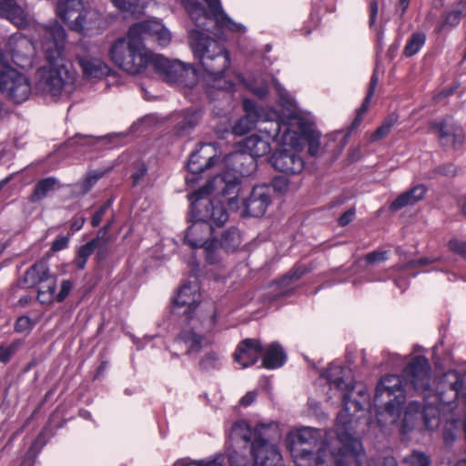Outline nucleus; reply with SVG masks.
<instances>
[{
	"mask_svg": "<svg viewBox=\"0 0 466 466\" xmlns=\"http://www.w3.org/2000/svg\"><path fill=\"white\" fill-rule=\"evenodd\" d=\"M240 179L234 171L226 170L209 180L205 186L188 196L194 222L187 228L184 243L191 248H198L211 238L216 228H221L228 219V213L221 200L209 199L206 196L214 193L225 198L228 206L238 201Z\"/></svg>",
	"mask_w": 466,
	"mask_h": 466,
	"instance_id": "1",
	"label": "nucleus"
},
{
	"mask_svg": "<svg viewBox=\"0 0 466 466\" xmlns=\"http://www.w3.org/2000/svg\"><path fill=\"white\" fill-rule=\"evenodd\" d=\"M108 56L116 66L130 75L140 74L151 65L167 83L192 88L198 82V73L193 65L153 54L141 39L130 37L129 30L126 36L111 44Z\"/></svg>",
	"mask_w": 466,
	"mask_h": 466,
	"instance_id": "2",
	"label": "nucleus"
},
{
	"mask_svg": "<svg viewBox=\"0 0 466 466\" xmlns=\"http://www.w3.org/2000/svg\"><path fill=\"white\" fill-rule=\"evenodd\" d=\"M268 428V425L259 423L252 429L248 422L238 420L231 427V438L235 441H243V447L248 449L255 461L262 466H275L281 462L282 457L277 446L264 437Z\"/></svg>",
	"mask_w": 466,
	"mask_h": 466,
	"instance_id": "3",
	"label": "nucleus"
},
{
	"mask_svg": "<svg viewBox=\"0 0 466 466\" xmlns=\"http://www.w3.org/2000/svg\"><path fill=\"white\" fill-rule=\"evenodd\" d=\"M190 46L203 70L219 82L230 66L228 51L220 42L199 31L191 33Z\"/></svg>",
	"mask_w": 466,
	"mask_h": 466,
	"instance_id": "4",
	"label": "nucleus"
},
{
	"mask_svg": "<svg viewBox=\"0 0 466 466\" xmlns=\"http://www.w3.org/2000/svg\"><path fill=\"white\" fill-rule=\"evenodd\" d=\"M188 16L196 25L205 29L207 20L214 21L219 29L238 33L241 25L234 22L223 10L220 0H180Z\"/></svg>",
	"mask_w": 466,
	"mask_h": 466,
	"instance_id": "5",
	"label": "nucleus"
},
{
	"mask_svg": "<svg viewBox=\"0 0 466 466\" xmlns=\"http://www.w3.org/2000/svg\"><path fill=\"white\" fill-rule=\"evenodd\" d=\"M31 93V82L25 74L10 66L0 69V96L19 105L25 102Z\"/></svg>",
	"mask_w": 466,
	"mask_h": 466,
	"instance_id": "6",
	"label": "nucleus"
},
{
	"mask_svg": "<svg viewBox=\"0 0 466 466\" xmlns=\"http://www.w3.org/2000/svg\"><path fill=\"white\" fill-rule=\"evenodd\" d=\"M46 61L48 66H43L38 70L39 86L46 93L53 96H59L64 88L65 80L63 75L67 73L63 65L62 57H55L52 52H47Z\"/></svg>",
	"mask_w": 466,
	"mask_h": 466,
	"instance_id": "7",
	"label": "nucleus"
},
{
	"mask_svg": "<svg viewBox=\"0 0 466 466\" xmlns=\"http://www.w3.org/2000/svg\"><path fill=\"white\" fill-rule=\"evenodd\" d=\"M323 444L322 432L315 428H302L296 434V441L290 448V452L296 460L310 461L315 455V451L319 452V449H322Z\"/></svg>",
	"mask_w": 466,
	"mask_h": 466,
	"instance_id": "8",
	"label": "nucleus"
},
{
	"mask_svg": "<svg viewBox=\"0 0 466 466\" xmlns=\"http://www.w3.org/2000/svg\"><path fill=\"white\" fill-rule=\"evenodd\" d=\"M86 12L82 0H58L56 5L57 16L75 32L84 33L86 25Z\"/></svg>",
	"mask_w": 466,
	"mask_h": 466,
	"instance_id": "9",
	"label": "nucleus"
},
{
	"mask_svg": "<svg viewBox=\"0 0 466 466\" xmlns=\"http://www.w3.org/2000/svg\"><path fill=\"white\" fill-rule=\"evenodd\" d=\"M200 301V293L197 285L190 282L185 283L173 299V312L184 316L185 322L188 323L194 319Z\"/></svg>",
	"mask_w": 466,
	"mask_h": 466,
	"instance_id": "10",
	"label": "nucleus"
},
{
	"mask_svg": "<svg viewBox=\"0 0 466 466\" xmlns=\"http://www.w3.org/2000/svg\"><path fill=\"white\" fill-rule=\"evenodd\" d=\"M429 126L441 147L458 149L464 144L465 134L460 126L449 125L445 119L432 120Z\"/></svg>",
	"mask_w": 466,
	"mask_h": 466,
	"instance_id": "11",
	"label": "nucleus"
},
{
	"mask_svg": "<svg viewBox=\"0 0 466 466\" xmlns=\"http://www.w3.org/2000/svg\"><path fill=\"white\" fill-rule=\"evenodd\" d=\"M241 146L243 147V152L234 155L235 163L243 165L248 161L252 168L256 167V159L258 157L266 156L271 150L269 141L257 134L244 138Z\"/></svg>",
	"mask_w": 466,
	"mask_h": 466,
	"instance_id": "12",
	"label": "nucleus"
},
{
	"mask_svg": "<svg viewBox=\"0 0 466 466\" xmlns=\"http://www.w3.org/2000/svg\"><path fill=\"white\" fill-rule=\"evenodd\" d=\"M347 373H350L349 369L339 364L330 363L328 368L321 372V378L327 380L330 388H334L343 393L342 403L346 410H349L350 396L355 386L352 381L347 382L345 380Z\"/></svg>",
	"mask_w": 466,
	"mask_h": 466,
	"instance_id": "13",
	"label": "nucleus"
},
{
	"mask_svg": "<svg viewBox=\"0 0 466 466\" xmlns=\"http://www.w3.org/2000/svg\"><path fill=\"white\" fill-rule=\"evenodd\" d=\"M129 36L144 40L154 37L159 46H166L171 40L170 33L164 25L157 20H145L129 26Z\"/></svg>",
	"mask_w": 466,
	"mask_h": 466,
	"instance_id": "14",
	"label": "nucleus"
},
{
	"mask_svg": "<svg viewBox=\"0 0 466 466\" xmlns=\"http://www.w3.org/2000/svg\"><path fill=\"white\" fill-rule=\"evenodd\" d=\"M53 274L50 272L48 265L44 261H36L29 267L24 275L18 278L11 286L13 293L17 289H27L39 287L45 284Z\"/></svg>",
	"mask_w": 466,
	"mask_h": 466,
	"instance_id": "15",
	"label": "nucleus"
},
{
	"mask_svg": "<svg viewBox=\"0 0 466 466\" xmlns=\"http://www.w3.org/2000/svg\"><path fill=\"white\" fill-rule=\"evenodd\" d=\"M271 166L278 171L285 174H299L305 167L300 155L293 149H277L270 157Z\"/></svg>",
	"mask_w": 466,
	"mask_h": 466,
	"instance_id": "16",
	"label": "nucleus"
},
{
	"mask_svg": "<svg viewBox=\"0 0 466 466\" xmlns=\"http://www.w3.org/2000/svg\"><path fill=\"white\" fill-rule=\"evenodd\" d=\"M269 188L265 186L253 187L249 196L243 199L244 213L254 218H260L270 204Z\"/></svg>",
	"mask_w": 466,
	"mask_h": 466,
	"instance_id": "17",
	"label": "nucleus"
},
{
	"mask_svg": "<svg viewBox=\"0 0 466 466\" xmlns=\"http://www.w3.org/2000/svg\"><path fill=\"white\" fill-rule=\"evenodd\" d=\"M263 351L264 348L259 339H244L238 344L233 358L242 368H248L258 361Z\"/></svg>",
	"mask_w": 466,
	"mask_h": 466,
	"instance_id": "18",
	"label": "nucleus"
},
{
	"mask_svg": "<svg viewBox=\"0 0 466 466\" xmlns=\"http://www.w3.org/2000/svg\"><path fill=\"white\" fill-rule=\"evenodd\" d=\"M210 149L211 144L201 143L198 145V148L188 157L187 164L188 172L195 175L201 174L215 165L216 156L208 153Z\"/></svg>",
	"mask_w": 466,
	"mask_h": 466,
	"instance_id": "19",
	"label": "nucleus"
},
{
	"mask_svg": "<svg viewBox=\"0 0 466 466\" xmlns=\"http://www.w3.org/2000/svg\"><path fill=\"white\" fill-rule=\"evenodd\" d=\"M466 17V0H458L455 5L443 11L435 27L437 34L449 33Z\"/></svg>",
	"mask_w": 466,
	"mask_h": 466,
	"instance_id": "20",
	"label": "nucleus"
},
{
	"mask_svg": "<svg viewBox=\"0 0 466 466\" xmlns=\"http://www.w3.org/2000/svg\"><path fill=\"white\" fill-rule=\"evenodd\" d=\"M203 114L201 108L196 107H188L178 112L175 116V134L179 137L190 134L200 123Z\"/></svg>",
	"mask_w": 466,
	"mask_h": 466,
	"instance_id": "21",
	"label": "nucleus"
},
{
	"mask_svg": "<svg viewBox=\"0 0 466 466\" xmlns=\"http://www.w3.org/2000/svg\"><path fill=\"white\" fill-rule=\"evenodd\" d=\"M0 18L6 19L19 29L28 25L25 12L15 0H0Z\"/></svg>",
	"mask_w": 466,
	"mask_h": 466,
	"instance_id": "22",
	"label": "nucleus"
},
{
	"mask_svg": "<svg viewBox=\"0 0 466 466\" xmlns=\"http://www.w3.org/2000/svg\"><path fill=\"white\" fill-rule=\"evenodd\" d=\"M78 64L83 75L86 78H103L112 74L111 67L100 58L92 56H80Z\"/></svg>",
	"mask_w": 466,
	"mask_h": 466,
	"instance_id": "23",
	"label": "nucleus"
},
{
	"mask_svg": "<svg viewBox=\"0 0 466 466\" xmlns=\"http://www.w3.org/2000/svg\"><path fill=\"white\" fill-rule=\"evenodd\" d=\"M66 37V31L58 22L56 21L49 25H46L45 38L54 44V49L47 48L46 55L47 52H52V56H55V57H62Z\"/></svg>",
	"mask_w": 466,
	"mask_h": 466,
	"instance_id": "24",
	"label": "nucleus"
},
{
	"mask_svg": "<svg viewBox=\"0 0 466 466\" xmlns=\"http://www.w3.org/2000/svg\"><path fill=\"white\" fill-rule=\"evenodd\" d=\"M427 193V187L419 184L399 195L390 205V209L397 211L402 208L412 206L421 200Z\"/></svg>",
	"mask_w": 466,
	"mask_h": 466,
	"instance_id": "25",
	"label": "nucleus"
},
{
	"mask_svg": "<svg viewBox=\"0 0 466 466\" xmlns=\"http://www.w3.org/2000/svg\"><path fill=\"white\" fill-rule=\"evenodd\" d=\"M338 439L341 446L334 455L337 458L342 459L343 461L348 464L346 459L348 457L356 458L359 455L362 449L361 442L347 431H339L338 433Z\"/></svg>",
	"mask_w": 466,
	"mask_h": 466,
	"instance_id": "26",
	"label": "nucleus"
},
{
	"mask_svg": "<svg viewBox=\"0 0 466 466\" xmlns=\"http://www.w3.org/2000/svg\"><path fill=\"white\" fill-rule=\"evenodd\" d=\"M261 367L267 370H276L282 367L287 361V354L278 342L268 344L264 350Z\"/></svg>",
	"mask_w": 466,
	"mask_h": 466,
	"instance_id": "27",
	"label": "nucleus"
},
{
	"mask_svg": "<svg viewBox=\"0 0 466 466\" xmlns=\"http://www.w3.org/2000/svg\"><path fill=\"white\" fill-rule=\"evenodd\" d=\"M205 337L194 329H182L175 338V342L186 346L187 355L196 354L203 349Z\"/></svg>",
	"mask_w": 466,
	"mask_h": 466,
	"instance_id": "28",
	"label": "nucleus"
},
{
	"mask_svg": "<svg viewBox=\"0 0 466 466\" xmlns=\"http://www.w3.org/2000/svg\"><path fill=\"white\" fill-rule=\"evenodd\" d=\"M379 78L376 72L370 76L368 92L365 98L363 99L360 106L356 110V116L349 127V132H353L357 129L362 122L364 115L367 113L370 107V100L374 96Z\"/></svg>",
	"mask_w": 466,
	"mask_h": 466,
	"instance_id": "29",
	"label": "nucleus"
},
{
	"mask_svg": "<svg viewBox=\"0 0 466 466\" xmlns=\"http://www.w3.org/2000/svg\"><path fill=\"white\" fill-rule=\"evenodd\" d=\"M56 290V277L53 274L45 284H41L37 289L36 300L41 305H50L55 301Z\"/></svg>",
	"mask_w": 466,
	"mask_h": 466,
	"instance_id": "30",
	"label": "nucleus"
},
{
	"mask_svg": "<svg viewBox=\"0 0 466 466\" xmlns=\"http://www.w3.org/2000/svg\"><path fill=\"white\" fill-rule=\"evenodd\" d=\"M222 367V357L216 350L207 351L198 360L199 370L205 373H211L220 370Z\"/></svg>",
	"mask_w": 466,
	"mask_h": 466,
	"instance_id": "31",
	"label": "nucleus"
},
{
	"mask_svg": "<svg viewBox=\"0 0 466 466\" xmlns=\"http://www.w3.org/2000/svg\"><path fill=\"white\" fill-rule=\"evenodd\" d=\"M218 242L220 248L226 252H234L241 244V235L239 230L235 227L228 228L222 233Z\"/></svg>",
	"mask_w": 466,
	"mask_h": 466,
	"instance_id": "32",
	"label": "nucleus"
},
{
	"mask_svg": "<svg viewBox=\"0 0 466 466\" xmlns=\"http://www.w3.org/2000/svg\"><path fill=\"white\" fill-rule=\"evenodd\" d=\"M299 130L301 137L308 142L309 154L317 156L320 147V135L305 122L299 124Z\"/></svg>",
	"mask_w": 466,
	"mask_h": 466,
	"instance_id": "33",
	"label": "nucleus"
},
{
	"mask_svg": "<svg viewBox=\"0 0 466 466\" xmlns=\"http://www.w3.org/2000/svg\"><path fill=\"white\" fill-rule=\"evenodd\" d=\"M58 183L57 179L53 177L40 179L35 185L34 191L31 197L33 201H38L45 198L47 194L52 191L56 185Z\"/></svg>",
	"mask_w": 466,
	"mask_h": 466,
	"instance_id": "34",
	"label": "nucleus"
},
{
	"mask_svg": "<svg viewBox=\"0 0 466 466\" xmlns=\"http://www.w3.org/2000/svg\"><path fill=\"white\" fill-rule=\"evenodd\" d=\"M426 35L422 32L412 33L407 40L403 49V55L406 57H411L416 55L425 45Z\"/></svg>",
	"mask_w": 466,
	"mask_h": 466,
	"instance_id": "35",
	"label": "nucleus"
},
{
	"mask_svg": "<svg viewBox=\"0 0 466 466\" xmlns=\"http://www.w3.org/2000/svg\"><path fill=\"white\" fill-rule=\"evenodd\" d=\"M398 118L399 116L396 114L387 116L381 125L371 134L370 142H377L385 138L390 133L392 127L398 122Z\"/></svg>",
	"mask_w": 466,
	"mask_h": 466,
	"instance_id": "36",
	"label": "nucleus"
},
{
	"mask_svg": "<svg viewBox=\"0 0 466 466\" xmlns=\"http://www.w3.org/2000/svg\"><path fill=\"white\" fill-rule=\"evenodd\" d=\"M96 248L97 240L90 239L78 248L75 258V264L78 269H84L86 268L89 257L94 253Z\"/></svg>",
	"mask_w": 466,
	"mask_h": 466,
	"instance_id": "37",
	"label": "nucleus"
},
{
	"mask_svg": "<svg viewBox=\"0 0 466 466\" xmlns=\"http://www.w3.org/2000/svg\"><path fill=\"white\" fill-rule=\"evenodd\" d=\"M311 268L306 265H295L287 274L277 281L278 285L289 286L301 279L304 275L310 272Z\"/></svg>",
	"mask_w": 466,
	"mask_h": 466,
	"instance_id": "38",
	"label": "nucleus"
},
{
	"mask_svg": "<svg viewBox=\"0 0 466 466\" xmlns=\"http://www.w3.org/2000/svg\"><path fill=\"white\" fill-rule=\"evenodd\" d=\"M204 249L205 258L208 264L215 265L220 261L219 242L212 238L201 247Z\"/></svg>",
	"mask_w": 466,
	"mask_h": 466,
	"instance_id": "39",
	"label": "nucleus"
},
{
	"mask_svg": "<svg viewBox=\"0 0 466 466\" xmlns=\"http://www.w3.org/2000/svg\"><path fill=\"white\" fill-rule=\"evenodd\" d=\"M350 406H354V412H357V411H360L361 410H363V407L360 403V400H351L350 399V402L349 404V410H346L345 406L342 404V410L339 412L338 416H337V419H336V422H337V426L339 427V425H342L343 426V429L345 430V431L348 430V426L350 424L351 422V419H350Z\"/></svg>",
	"mask_w": 466,
	"mask_h": 466,
	"instance_id": "40",
	"label": "nucleus"
},
{
	"mask_svg": "<svg viewBox=\"0 0 466 466\" xmlns=\"http://www.w3.org/2000/svg\"><path fill=\"white\" fill-rule=\"evenodd\" d=\"M24 344V339H15L10 344H0V363L7 364L13 356L16 353L18 349Z\"/></svg>",
	"mask_w": 466,
	"mask_h": 466,
	"instance_id": "41",
	"label": "nucleus"
},
{
	"mask_svg": "<svg viewBox=\"0 0 466 466\" xmlns=\"http://www.w3.org/2000/svg\"><path fill=\"white\" fill-rule=\"evenodd\" d=\"M461 421L460 420H451L448 421L443 429V440L446 443L453 442L461 431Z\"/></svg>",
	"mask_w": 466,
	"mask_h": 466,
	"instance_id": "42",
	"label": "nucleus"
},
{
	"mask_svg": "<svg viewBox=\"0 0 466 466\" xmlns=\"http://www.w3.org/2000/svg\"><path fill=\"white\" fill-rule=\"evenodd\" d=\"M280 464L278 463L275 466H279ZM228 466H262L259 462L255 461L253 456L250 458L238 453V451H233L228 457Z\"/></svg>",
	"mask_w": 466,
	"mask_h": 466,
	"instance_id": "43",
	"label": "nucleus"
},
{
	"mask_svg": "<svg viewBox=\"0 0 466 466\" xmlns=\"http://www.w3.org/2000/svg\"><path fill=\"white\" fill-rule=\"evenodd\" d=\"M314 456V461L310 466H348L342 459L337 458L334 454L330 461H328L325 459L326 451L322 449H319V452Z\"/></svg>",
	"mask_w": 466,
	"mask_h": 466,
	"instance_id": "44",
	"label": "nucleus"
},
{
	"mask_svg": "<svg viewBox=\"0 0 466 466\" xmlns=\"http://www.w3.org/2000/svg\"><path fill=\"white\" fill-rule=\"evenodd\" d=\"M403 466H431V460L425 453L414 451L404 458Z\"/></svg>",
	"mask_w": 466,
	"mask_h": 466,
	"instance_id": "45",
	"label": "nucleus"
},
{
	"mask_svg": "<svg viewBox=\"0 0 466 466\" xmlns=\"http://www.w3.org/2000/svg\"><path fill=\"white\" fill-rule=\"evenodd\" d=\"M114 5L121 12H127L132 15L138 13L140 11L139 0H110Z\"/></svg>",
	"mask_w": 466,
	"mask_h": 466,
	"instance_id": "46",
	"label": "nucleus"
},
{
	"mask_svg": "<svg viewBox=\"0 0 466 466\" xmlns=\"http://www.w3.org/2000/svg\"><path fill=\"white\" fill-rule=\"evenodd\" d=\"M17 48H23L25 50V61L28 62L29 64L32 61V57L34 56L35 48L31 41L27 39L20 40L17 44L16 48L14 49V57L15 59H18L20 56V50Z\"/></svg>",
	"mask_w": 466,
	"mask_h": 466,
	"instance_id": "47",
	"label": "nucleus"
},
{
	"mask_svg": "<svg viewBox=\"0 0 466 466\" xmlns=\"http://www.w3.org/2000/svg\"><path fill=\"white\" fill-rule=\"evenodd\" d=\"M35 323L28 316H20L16 319L14 324V330L16 333H29L34 328Z\"/></svg>",
	"mask_w": 466,
	"mask_h": 466,
	"instance_id": "48",
	"label": "nucleus"
},
{
	"mask_svg": "<svg viewBox=\"0 0 466 466\" xmlns=\"http://www.w3.org/2000/svg\"><path fill=\"white\" fill-rule=\"evenodd\" d=\"M390 251L388 250H374L367 253L364 259L368 265L379 264L386 261L389 258Z\"/></svg>",
	"mask_w": 466,
	"mask_h": 466,
	"instance_id": "49",
	"label": "nucleus"
},
{
	"mask_svg": "<svg viewBox=\"0 0 466 466\" xmlns=\"http://www.w3.org/2000/svg\"><path fill=\"white\" fill-rule=\"evenodd\" d=\"M271 187L274 192L282 195L288 191L289 180L284 176H277L272 179Z\"/></svg>",
	"mask_w": 466,
	"mask_h": 466,
	"instance_id": "50",
	"label": "nucleus"
},
{
	"mask_svg": "<svg viewBox=\"0 0 466 466\" xmlns=\"http://www.w3.org/2000/svg\"><path fill=\"white\" fill-rule=\"evenodd\" d=\"M73 289V282L70 279H63L60 284V290L55 295V301L61 303L70 294Z\"/></svg>",
	"mask_w": 466,
	"mask_h": 466,
	"instance_id": "51",
	"label": "nucleus"
},
{
	"mask_svg": "<svg viewBox=\"0 0 466 466\" xmlns=\"http://www.w3.org/2000/svg\"><path fill=\"white\" fill-rule=\"evenodd\" d=\"M110 206L111 200H107L106 203L101 205L98 208V209L93 214L90 221V224L93 228H97L100 225L106 212L108 210Z\"/></svg>",
	"mask_w": 466,
	"mask_h": 466,
	"instance_id": "52",
	"label": "nucleus"
},
{
	"mask_svg": "<svg viewBox=\"0 0 466 466\" xmlns=\"http://www.w3.org/2000/svg\"><path fill=\"white\" fill-rule=\"evenodd\" d=\"M448 248L453 253H456L465 258L466 257V241L460 240L456 238L450 239Z\"/></svg>",
	"mask_w": 466,
	"mask_h": 466,
	"instance_id": "53",
	"label": "nucleus"
},
{
	"mask_svg": "<svg viewBox=\"0 0 466 466\" xmlns=\"http://www.w3.org/2000/svg\"><path fill=\"white\" fill-rule=\"evenodd\" d=\"M147 174V167L144 162H139L131 175L133 186H137Z\"/></svg>",
	"mask_w": 466,
	"mask_h": 466,
	"instance_id": "54",
	"label": "nucleus"
},
{
	"mask_svg": "<svg viewBox=\"0 0 466 466\" xmlns=\"http://www.w3.org/2000/svg\"><path fill=\"white\" fill-rule=\"evenodd\" d=\"M433 172L441 176L454 177L457 174V167L452 163H447L437 166Z\"/></svg>",
	"mask_w": 466,
	"mask_h": 466,
	"instance_id": "55",
	"label": "nucleus"
},
{
	"mask_svg": "<svg viewBox=\"0 0 466 466\" xmlns=\"http://www.w3.org/2000/svg\"><path fill=\"white\" fill-rule=\"evenodd\" d=\"M251 129V125L248 117H241L233 127L235 135L242 136L248 133Z\"/></svg>",
	"mask_w": 466,
	"mask_h": 466,
	"instance_id": "56",
	"label": "nucleus"
},
{
	"mask_svg": "<svg viewBox=\"0 0 466 466\" xmlns=\"http://www.w3.org/2000/svg\"><path fill=\"white\" fill-rule=\"evenodd\" d=\"M96 250V260L97 262H102V261L106 260L109 256V248H108V243L106 241H104L103 243L98 244Z\"/></svg>",
	"mask_w": 466,
	"mask_h": 466,
	"instance_id": "57",
	"label": "nucleus"
},
{
	"mask_svg": "<svg viewBox=\"0 0 466 466\" xmlns=\"http://www.w3.org/2000/svg\"><path fill=\"white\" fill-rule=\"evenodd\" d=\"M378 11V0H369V25L370 27H372L376 23Z\"/></svg>",
	"mask_w": 466,
	"mask_h": 466,
	"instance_id": "58",
	"label": "nucleus"
},
{
	"mask_svg": "<svg viewBox=\"0 0 466 466\" xmlns=\"http://www.w3.org/2000/svg\"><path fill=\"white\" fill-rule=\"evenodd\" d=\"M68 242H69V237H66V236L58 237L52 242L51 249L55 252L65 249L66 248H67Z\"/></svg>",
	"mask_w": 466,
	"mask_h": 466,
	"instance_id": "59",
	"label": "nucleus"
},
{
	"mask_svg": "<svg viewBox=\"0 0 466 466\" xmlns=\"http://www.w3.org/2000/svg\"><path fill=\"white\" fill-rule=\"evenodd\" d=\"M354 217L355 208H351L340 215V217L338 219V223L339 226L345 227L353 220Z\"/></svg>",
	"mask_w": 466,
	"mask_h": 466,
	"instance_id": "60",
	"label": "nucleus"
},
{
	"mask_svg": "<svg viewBox=\"0 0 466 466\" xmlns=\"http://www.w3.org/2000/svg\"><path fill=\"white\" fill-rule=\"evenodd\" d=\"M101 177H102V175L99 173L88 174L86 176V177L84 181V185H83L85 191L90 190L96 185V183L100 179Z\"/></svg>",
	"mask_w": 466,
	"mask_h": 466,
	"instance_id": "61",
	"label": "nucleus"
},
{
	"mask_svg": "<svg viewBox=\"0 0 466 466\" xmlns=\"http://www.w3.org/2000/svg\"><path fill=\"white\" fill-rule=\"evenodd\" d=\"M410 0H398L395 5V12L399 15L400 18H403L409 6Z\"/></svg>",
	"mask_w": 466,
	"mask_h": 466,
	"instance_id": "62",
	"label": "nucleus"
},
{
	"mask_svg": "<svg viewBox=\"0 0 466 466\" xmlns=\"http://www.w3.org/2000/svg\"><path fill=\"white\" fill-rule=\"evenodd\" d=\"M434 261H435L434 259H431L429 258H420L417 259L410 260L407 263V265L409 268H420V267H424V266L430 265V264L433 263Z\"/></svg>",
	"mask_w": 466,
	"mask_h": 466,
	"instance_id": "63",
	"label": "nucleus"
},
{
	"mask_svg": "<svg viewBox=\"0 0 466 466\" xmlns=\"http://www.w3.org/2000/svg\"><path fill=\"white\" fill-rule=\"evenodd\" d=\"M183 466H222V463L218 460H210L208 461H192L189 463H186Z\"/></svg>",
	"mask_w": 466,
	"mask_h": 466,
	"instance_id": "64",
	"label": "nucleus"
}]
</instances>
